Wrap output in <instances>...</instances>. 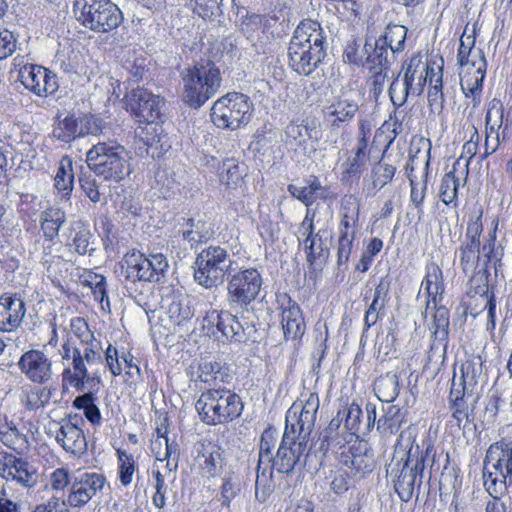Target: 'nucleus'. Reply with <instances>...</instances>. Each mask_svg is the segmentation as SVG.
<instances>
[{
    "mask_svg": "<svg viewBox=\"0 0 512 512\" xmlns=\"http://www.w3.org/2000/svg\"><path fill=\"white\" fill-rule=\"evenodd\" d=\"M327 39L321 25L304 19L296 27L288 46L289 66L298 74L310 75L326 57Z\"/></svg>",
    "mask_w": 512,
    "mask_h": 512,
    "instance_id": "f257e3e1",
    "label": "nucleus"
},
{
    "mask_svg": "<svg viewBox=\"0 0 512 512\" xmlns=\"http://www.w3.org/2000/svg\"><path fill=\"white\" fill-rule=\"evenodd\" d=\"M183 101L189 107L198 109L211 99L221 85V74L215 63L209 59L200 60L181 71Z\"/></svg>",
    "mask_w": 512,
    "mask_h": 512,
    "instance_id": "f03ea898",
    "label": "nucleus"
},
{
    "mask_svg": "<svg viewBox=\"0 0 512 512\" xmlns=\"http://www.w3.org/2000/svg\"><path fill=\"white\" fill-rule=\"evenodd\" d=\"M195 408L204 423L218 425L238 418L242 414L244 404L238 394L218 386L202 392Z\"/></svg>",
    "mask_w": 512,
    "mask_h": 512,
    "instance_id": "7ed1b4c3",
    "label": "nucleus"
},
{
    "mask_svg": "<svg viewBox=\"0 0 512 512\" xmlns=\"http://www.w3.org/2000/svg\"><path fill=\"white\" fill-rule=\"evenodd\" d=\"M86 162L105 181L120 182L131 173L128 153L121 145L99 142L88 150Z\"/></svg>",
    "mask_w": 512,
    "mask_h": 512,
    "instance_id": "20e7f679",
    "label": "nucleus"
},
{
    "mask_svg": "<svg viewBox=\"0 0 512 512\" xmlns=\"http://www.w3.org/2000/svg\"><path fill=\"white\" fill-rule=\"evenodd\" d=\"M233 256L220 245H209L202 249L193 263L194 280L205 289L217 288L226 275L231 274Z\"/></svg>",
    "mask_w": 512,
    "mask_h": 512,
    "instance_id": "39448f33",
    "label": "nucleus"
},
{
    "mask_svg": "<svg viewBox=\"0 0 512 512\" xmlns=\"http://www.w3.org/2000/svg\"><path fill=\"white\" fill-rule=\"evenodd\" d=\"M74 14L86 28L98 33L116 29L123 20V14L110 0H75Z\"/></svg>",
    "mask_w": 512,
    "mask_h": 512,
    "instance_id": "423d86ee",
    "label": "nucleus"
},
{
    "mask_svg": "<svg viewBox=\"0 0 512 512\" xmlns=\"http://www.w3.org/2000/svg\"><path fill=\"white\" fill-rule=\"evenodd\" d=\"M402 72V86L399 84L400 72L394 77L388 89L391 102L396 108L403 106L409 96H419L424 90L429 74L434 75V69L429 68L419 55H413L408 62L403 63Z\"/></svg>",
    "mask_w": 512,
    "mask_h": 512,
    "instance_id": "0eeeda50",
    "label": "nucleus"
},
{
    "mask_svg": "<svg viewBox=\"0 0 512 512\" xmlns=\"http://www.w3.org/2000/svg\"><path fill=\"white\" fill-rule=\"evenodd\" d=\"M263 278L256 268L241 269L227 278V305L232 311L248 312L257 299Z\"/></svg>",
    "mask_w": 512,
    "mask_h": 512,
    "instance_id": "6e6552de",
    "label": "nucleus"
},
{
    "mask_svg": "<svg viewBox=\"0 0 512 512\" xmlns=\"http://www.w3.org/2000/svg\"><path fill=\"white\" fill-rule=\"evenodd\" d=\"M252 102L242 93H228L214 102L212 122L222 129L236 130L248 124L252 117Z\"/></svg>",
    "mask_w": 512,
    "mask_h": 512,
    "instance_id": "1a4fd4ad",
    "label": "nucleus"
},
{
    "mask_svg": "<svg viewBox=\"0 0 512 512\" xmlns=\"http://www.w3.org/2000/svg\"><path fill=\"white\" fill-rule=\"evenodd\" d=\"M204 326L216 328L230 343H254L258 341V331L254 324L241 322L237 315L229 310L211 309L203 318Z\"/></svg>",
    "mask_w": 512,
    "mask_h": 512,
    "instance_id": "9d476101",
    "label": "nucleus"
},
{
    "mask_svg": "<svg viewBox=\"0 0 512 512\" xmlns=\"http://www.w3.org/2000/svg\"><path fill=\"white\" fill-rule=\"evenodd\" d=\"M309 437L296 432L293 426H285V430L270 467L278 473L290 474L298 466H304L302 457L307 456Z\"/></svg>",
    "mask_w": 512,
    "mask_h": 512,
    "instance_id": "9b49d317",
    "label": "nucleus"
},
{
    "mask_svg": "<svg viewBox=\"0 0 512 512\" xmlns=\"http://www.w3.org/2000/svg\"><path fill=\"white\" fill-rule=\"evenodd\" d=\"M59 355L64 366L62 372L63 384H68L75 390L83 389V380L86 383H95L99 371H88L81 357V348L77 347L68 337L59 349Z\"/></svg>",
    "mask_w": 512,
    "mask_h": 512,
    "instance_id": "f8f14e48",
    "label": "nucleus"
},
{
    "mask_svg": "<svg viewBox=\"0 0 512 512\" xmlns=\"http://www.w3.org/2000/svg\"><path fill=\"white\" fill-rule=\"evenodd\" d=\"M0 477L7 482L30 489L37 485L39 474L37 468L28 460L0 451Z\"/></svg>",
    "mask_w": 512,
    "mask_h": 512,
    "instance_id": "ddd939ff",
    "label": "nucleus"
},
{
    "mask_svg": "<svg viewBox=\"0 0 512 512\" xmlns=\"http://www.w3.org/2000/svg\"><path fill=\"white\" fill-rule=\"evenodd\" d=\"M106 483V477L101 473L83 472L75 475L67 497L68 506L84 507L93 497L102 492Z\"/></svg>",
    "mask_w": 512,
    "mask_h": 512,
    "instance_id": "4468645a",
    "label": "nucleus"
},
{
    "mask_svg": "<svg viewBox=\"0 0 512 512\" xmlns=\"http://www.w3.org/2000/svg\"><path fill=\"white\" fill-rule=\"evenodd\" d=\"M319 404L317 393H310L304 404L293 403L286 412L285 426H293L296 432L310 437L316 422Z\"/></svg>",
    "mask_w": 512,
    "mask_h": 512,
    "instance_id": "2eb2a0df",
    "label": "nucleus"
},
{
    "mask_svg": "<svg viewBox=\"0 0 512 512\" xmlns=\"http://www.w3.org/2000/svg\"><path fill=\"white\" fill-rule=\"evenodd\" d=\"M19 80L26 89L37 96L51 95L59 87L56 74L34 64H25L19 69Z\"/></svg>",
    "mask_w": 512,
    "mask_h": 512,
    "instance_id": "dca6fc26",
    "label": "nucleus"
},
{
    "mask_svg": "<svg viewBox=\"0 0 512 512\" xmlns=\"http://www.w3.org/2000/svg\"><path fill=\"white\" fill-rule=\"evenodd\" d=\"M159 96L143 88L133 89L126 95V108L138 122L154 124L159 117Z\"/></svg>",
    "mask_w": 512,
    "mask_h": 512,
    "instance_id": "f3484780",
    "label": "nucleus"
},
{
    "mask_svg": "<svg viewBox=\"0 0 512 512\" xmlns=\"http://www.w3.org/2000/svg\"><path fill=\"white\" fill-rule=\"evenodd\" d=\"M435 452L432 446H428L425 451V455L417 460L414 466H409L408 459L402 464L400 470H398L397 479L395 480L394 487L399 498L408 502L412 499L414 488L418 476H422L424 469V462L428 459L434 460ZM421 484V478L419 479V485Z\"/></svg>",
    "mask_w": 512,
    "mask_h": 512,
    "instance_id": "a211bd4d",
    "label": "nucleus"
},
{
    "mask_svg": "<svg viewBox=\"0 0 512 512\" xmlns=\"http://www.w3.org/2000/svg\"><path fill=\"white\" fill-rule=\"evenodd\" d=\"M17 366L34 383L44 384L51 379L52 361L42 350L31 349L24 352Z\"/></svg>",
    "mask_w": 512,
    "mask_h": 512,
    "instance_id": "6ab92c4d",
    "label": "nucleus"
},
{
    "mask_svg": "<svg viewBox=\"0 0 512 512\" xmlns=\"http://www.w3.org/2000/svg\"><path fill=\"white\" fill-rule=\"evenodd\" d=\"M83 422L77 416L63 420L61 423H55L56 431H49L55 434L57 443L68 453L83 454L87 449V442L82 429L78 426Z\"/></svg>",
    "mask_w": 512,
    "mask_h": 512,
    "instance_id": "aec40b11",
    "label": "nucleus"
},
{
    "mask_svg": "<svg viewBox=\"0 0 512 512\" xmlns=\"http://www.w3.org/2000/svg\"><path fill=\"white\" fill-rule=\"evenodd\" d=\"M281 305V324L286 340L301 339L305 334L306 324L299 305L288 294L277 297Z\"/></svg>",
    "mask_w": 512,
    "mask_h": 512,
    "instance_id": "412c9836",
    "label": "nucleus"
},
{
    "mask_svg": "<svg viewBox=\"0 0 512 512\" xmlns=\"http://www.w3.org/2000/svg\"><path fill=\"white\" fill-rule=\"evenodd\" d=\"M194 460L202 477L210 479L221 475L224 466L223 451L216 444H199Z\"/></svg>",
    "mask_w": 512,
    "mask_h": 512,
    "instance_id": "4be33fe9",
    "label": "nucleus"
},
{
    "mask_svg": "<svg viewBox=\"0 0 512 512\" xmlns=\"http://www.w3.org/2000/svg\"><path fill=\"white\" fill-rule=\"evenodd\" d=\"M26 313L25 302L17 294L0 296V332H13L22 323Z\"/></svg>",
    "mask_w": 512,
    "mask_h": 512,
    "instance_id": "5701e85b",
    "label": "nucleus"
},
{
    "mask_svg": "<svg viewBox=\"0 0 512 512\" xmlns=\"http://www.w3.org/2000/svg\"><path fill=\"white\" fill-rule=\"evenodd\" d=\"M100 384V374L97 375V382L95 381V383L89 384L83 380V389L77 390L83 394L73 400V407L83 410L85 417L93 425H100L102 419L100 410L95 403L97 399L96 394L100 390Z\"/></svg>",
    "mask_w": 512,
    "mask_h": 512,
    "instance_id": "b1692460",
    "label": "nucleus"
},
{
    "mask_svg": "<svg viewBox=\"0 0 512 512\" xmlns=\"http://www.w3.org/2000/svg\"><path fill=\"white\" fill-rule=\"evenodd\" d=\"M354 92L342 93L339 98L326 108V115L332 126L340 127L341 123L350 121L359 109Z\"/></svg>",
    "mask_w": 512,
    "mask_h": 512,
    "instance_id": "393cba45",
    "label": "nucleus"
},
{
    "mask_svg": "<svg viewBox=\"0 0 512 512\" xmlns=\"http://www.w3.org/2000/svg\"><path fill=\"white\" fill-rule=\"evenodd\" d=\"M493 462L495 469L500 476L506 477L509 481L512 478V441L504 440L492 443L487 449L484 464Z\"/></svg>",
    "mask_w": 512,
    "mask_h": 512,
    "instance_id": "a878e982",
    "label": "nucleus"
},
{
    "mask_svg": "<svg viewBox=\"0 0 512 512\" xmlns=\"http://www.w3.org/2000/svg\"><path fill=\"white\" fill-rule=\"evenodd\" d=\"M66 236V246L79 255H91L95 248L94 241L91 239L93 235L85 223L82 221H74L70 224Z\"/></svg>",
    "mask_w": 512,
    "mask_h": 512,
    "instance_id": "bb28decb",
    "label": "nucleus"
},
{
    "mask_svg": "<svg viewBox=\"0 0 512 512\" xmlns=\"http://www.w3.org/2000/svg\"><path fill=\"white\" fill-rule=\"evenodd\" d=\"M360 206L353 196L345 197L341 202L339 239L355 240L358 231Z\"/></svg>",
    "mask_w": 512,
    "mask_h": 512,
    "instance_id": "cd10ccee",
    "label": "nucleus"
},
{
    "mask_svg": "<svg viewBox=\"0 0 512 512\" xmlns=\"http://www.w3.org/2000/svg\"><path fill=\"white\" fill-rule=\"evenodd\" d=\"M364 50L367 54L366 65L370 71L389 70L395 61L396 54L392 53L391 49L386 46V42H382L379 38L375 39L374 43L367 39Z\"/></svg>",
    "mask_w": 512,
    "mask_h": 512,
    "instance_id": "c85d7f7f",
    "label": "nucleus"
},
{
    "mask_svg": "<svg viewBox=\"0 0 512 512\" xmlns=\"http://www.w3.org/2000/svg\"><path fill=\"white\" fill-rule=\"evenodd\" d=\"M482 359L476 356L467 359L461 364V376L456 387L461 395L472 396L476 392L478 380L482 374Z\"/></svg>",
    "mask_w": 512,
    "mask_h": 512,
    "instance_id": "c756f323",
    "label": "nucleus"
},
{
    "mask_svg": "<svg viewBox=\"0 0 512 512\" xmlns=\"http://www.w3.org/2000/svg\"><path fill=\"white\" fill-rule=\"evenodd\" d=\"M288 192L307 207L313 205L317 199H326L328 189L324 187L317 176L311 175L306 180L305 186L289 184Z\"/></svg>",
    "mask_w": 512,
    "mask_h": 512,
    "instance_id": "7c9ffc66",
    "label": "nucleus"
},
{
    "mask_svg": "<svg viewBox=\"0 0 512 512\" xmlns=\"http://www.w3.org/2000/svg\"><path fill=\"white\" fill-rule=\"evenodd\" d=\"M230 371L229 366L221 361H202L198 367L199 379L213 387L230 383Z\"/></svg>",
    "mask_w": 512,
    "mask_h": 512,
    "instance_id": "2f4dec72",
    "label": "nucleus"
},
{
    "mask_svg": "<svg viewBox=\"0 0 512 512\" xmlns=\"http://www.w3.org/2000/svg\"><path fill=\"white\" fill-rule=\"evenodd\" d=\"M472 68L473 70L460 69V86L462 92L468 97L470 95L475 96L482 89L483 81L485 78L487 62H484L482 59H478L476 63L474 62Z\"/></svg>",
    "mask_w": 512,
    "mask_h": 512,
    "instance_id": "473e14b6",
    "label": "nucleus"
},
{
    "mask_svg": "<svg viewBox=\"0 0 512 512\" xmlns=\"http://www.w3.org/2000/svg\"><path fill=\"white\" fill-rule=\"evenodd\" d=\"M185 226L182 238L189 243L191 248L207 243L214 235L211 224L203 219L188 218Z\"/></svg>",
    "mask_w": 512,
    "mask_h": 512,
    "instance_id": "72a5a7b5",
    "label": "nucleus"
},
{
    "mask_svg": "<svg viewBox=\"0 0 512 512\" xmlns=\"http://www.w3.org/2000/svg\"><path fill=\"white\" fill-rule=\"evenodd\" d=\"M422 286L428 295L426 308H429L431 303L436 306L444 293L443 273L437 264L431 263L426 266V276Z\"/></svg>",
    "mask_w": 512,
    "mask_h": 512,
    "instance_id": "f704fd0d",
    "label": "nucleus"
},
{
    "mask_svg": "<svg viewBox=\"0 0 512 512\" xmlns=\"http://www.w3.org/2000/svg\"><path fill=\"white\" fill-rule=\"evenodd\" d=\"M315 124L309 121L291 122L285 128V142L291 146H301L312 138H317Z\"/></svg>",
    "mask_w": 512,
    "mask_h": 512,
    "instance_id": "c9c22d12",
    "label": "nucleus"
},
{
    "mask_svg": "<svg viewBox=\"0 0 512 512\" xmlns=\"http://www.w3.org/2000/svg\"><path fill=\"white\" fill-rule=\"evenodd\" d=\"M66 221L65 212L59 208H48L41 213L40 227L46 240L53 241Z\"/></svg>",
    "mask_w": 512,
    "mask_h": 512,
    "instance_id": "e433bc0d",
    "label": "nucleus"
},
{
    "mask_svg": "<svg viewBox=\"0 0 512 512\" xmlns=\"http://www.w3.org/2000/svg\"><path fill=\"white\" fill-rule=\"evenodd\" d=\"M74 172L72 159L68 156L62 157L54 177V187L63 197H67L73 190Z\"/></svg>",
    "mask_w": 512,
    "mask_h": 512,
    "instance_id": "4c0bfd02",
    "label": "nucleus"
},
{
    "mask_svg": "<svg viewBox=\"0 0 512 512\" xmlns=\"http://www.w3.org/2000/svg\"><path fill=\"white\" fill-rule=\"evenodd\" d=\"M169 318L181 325L194 316L192 300L187 295H178L172 298L167 308Z\"/></svg>",
    "mask_w": 512,
    "mask_h": 512,
    "instance_id": "58836bf2",
    "label": "nucleus"
},
{
    "mask_svg": "<svg viewBox=\"0 0 512 512\" xmlns=\"http://www.w3.org/2000/svg\"><path fill=\"white\" fill-rule=\"evenodd\" d=\"M144 141L147 145L148 153L151 151L152 157H159L171 148L169 137L167 134H163L162 127H157V125L151 124L146 127Z\"/></svg>",
    "mask_w": 512,
    "mask_h": 512,
    "instance_id": "ea45409f",
    "label": "nucleus"
},
{
    "mask_svg": "<svg viewBox=\"0 0 512 512\" xmlns=\"http://www.w3.org/2000/svg\"><path fill=\"white\" fill-rule=\"evenodd\" d=\"M485 124L486 132L500 133L499 130L502 129V139H505L508 125L504 126V107L500 100L493 99L489 103Z\"/></svg>",
    "mask_w": 512,
    "mask_h": 512,
    "instance_id": "a19ab883",
    "label": "nucleus"
},
{
    "mask_svg": "<svg viewBox=\"0 0 512 512\" xmlns=\"http://www.w3.org/2000/svg\"><path fill=\"white\" fill-rule=\"evenodd\" d=\"M245 175L246 166L233 158L224 160L219 168L220 181L227 186H237Z\"/></svg>",
    "mask_w": 512,
    "mask_h": 512,
    "instance_id": "79ce46f5",
    "label": "nucleus"
},
{
    "mask_svg": "<svg viewBox=\"0 0 512 512\" xmlns=\"http://www.w3.org/2000/svg\"><path fill=\"white\" fill-rule=\"evenodd\" d=\"M404 415L400 408L390 405L384 410V414L377 421V430L384 435L396 434L402 426Z\"/></svg>",
    "mask_w": 512,
    "mask_h": 512,
    "instance_id": "37998d69",
    "label": "nucleus"
},
{
    "mask_svg": "<svg viewBox=\"0 0 512 512\" xmlns=\"http://www.w3.org/2000/svg\"><path fill=\"white\" fill-rule=\"evenodd\" d=\"M81 131L78 130V118L74 115H67L59 119L53 128L52 135L55 139L69 143L72 140L81 137Z\"/></svg>",
    "mask_w": 512,
    "mask_h": 512,
    "instance_id": "c03bdc74",
    "label": "nucleus"
},
{
    "mask_svg": "<svg viewBox=\"0 0 512 512\" xmlns=\"http://www.w3.org/2000/svg\"><path fill=\"white\" fill-rule=\"evenodd\" d=\"M407 31V28L403 25L389 24L385 28L384 33L378 38L382 42H386V46L391 49L392 53L398 54L405 49Z\"/></svg>",
    "mask_w": 512,
    "mask_h": 512,
    "instance_id": "a18cd8bd",
    "label": "nucleus"
},
{
    "mask_svg": "<svg viewBox=\"0 0 512 512\" xmlns=\"http://www.w3.org/2000/svg\"><path fill=\"white\" fill-rule=\"evenodd\" d=\"M459 251L460 265L464 273H474L481 259L480 242L465 240L459 247Z\"/></svg>",
    "mask_w": 512,
    "mask_h": 512,
    "instance_id": "49530a36",
    "label": "nucleus"
},
{
    "mask_svg": "<svg viewBox=\"0 0 512 512\" xmlns=\"http://www.w3.org/2000/svg\"><path fill=\"white\" fill-rule=\"evenodd\" d=\"M308 235L304 241L305 250L307 253V262L312 267L316 264L317 260L320 258H325L327 253L325 254L324 243L322 237L319 233L314 234V226L312 221L308 223L307 226Z\"/></svg>",
    "mask_w": 512,
    "mask_h": 512,
    "instance_id": "de8ad7c7",
    "label": "nucleus"
},
{
    "mask_svg": "<svg viewBox=\"0 0 512 512\" xmlns=\"http://www.w3.org/2000/svg\"><path fill=\"white\" fill-rule=\"evenodd\" d=\"M273 471L270 465L257 467L255 497L259 502H265L274 491Z\"/></svg>",
    "mask_w": 512,
    "mask_h": 512,
    "instance_id": "09e8293b",
    "label": "nucleus"
},
{
    "mask_svg": "<svg viewBox=\"0 0 512 512\" xmlns=\"http://www.w3.org/2000/svg\"><path fill=\"white\" fill-rule=\"evenodd\" d=\"M127 278H131L133 281H149L155 282L153 274L149 270L148 263H146V257L143 254L135 255L132 254L127 260Z\"/></svg>",
    "mask_w": 512,
    "mask_h": 512,
    "instance_id": "8fccbe9b",
    "label": "nucleus"
},
{
    "mask_svg": "<svg viewBox=\"0 0 512 512\" xmlns=\"http://www.w3.org/2000/svg\"><path fill=\"white\" fill-rule=\"evenodd\" d=\"M278 440L277 430L273 427L266 428L260 439L259 455H258V468L263 465H270L273 460V450Z\"/></svg>",
    "mask_w": 512,
    "mask_h": 512,
    "instance_id": "3c124183",
    "label": "nucleus"
},
{
    "mask_svg": "<svg viewBox=\"0 0 512 512\" xmlns=\"http://www.w3.org/2000/svg\"><path fill=\"white\" fill-rule=\"evenodd\" d=\"M55 391V388L33 387L25 394L22 403L27 410L36 411L44 408L50 402Z\"/></svg>",
    "mask_w": 512,
    "mask_h": 512,
    "instance_id": "603ef678",
    "label": "nucleus"
},
{
    "mask_svg": "<svg viewBox=\"0 0 512 512\" xmlns=\"http://www.w3.org/2000/svg\"><path fill=\"white\" fill-rule=\"evenodd\" d=\"M458 164L459 160L454 163L453 169L447 172L441 180L439 197L446 205L457 201L459 179L455 176V170Z\"/></svg>",
    "mask_w": 512,
    "mask_h": 512,
    "instance_id": "864d4df0",
    "label": "nucleus"
},
{
    "mask_svg": "<svg viewBox=\"0 0 512 512\" xmlns=\"http://www.w3.org/2000/svg\"><path fill=\"white\" fill-rule=\"evenodd\" d=\"M430 166V150L427 152V160L425 162L424 175L421 182H416L408 174L411 186L410 200L413 205L417 208L419 213H423L422 205L426 196L427 184H428V173Z\"/></svg>",
    "mask_w": 512,
    "mask_h": 512,
    "instance_id": "5fc2aeb1",
    "label": "nucleus"
},
{
    "mask_svg": "<svg viewBox=\"0 0 512 512\" xmlns=\"http://www.w3.org/2000/svg\"><path fill=\"white\" fill-rule=\"evenodd\" d=\"M396 172V167L383 160L377 162L371 171L372 189L376 192L389 184Z\"/></svg>",
    "mask_w": 512,
    "mask_h": 512,
    "instance_id": "6e6d98bb",
    "label": "nucleus"
},
{
    "mask_svg": "<svg viewBox=\"0 0 512 512\" xmlns=\"http://www.w3.org/2000/svg\"><path fill=\"white\" fill-rule=\"evenodd\" d=\"M0 441L13 450H22L28 444L26 435L22 434L16 426L8 423L0 426Z\"/></svg>",
    "mask_w": 512,
    "mask_h": 512,
    "instance_id": "4d7b16f0",
    "label": "nucleus"
},
{
    "mask_svg": "<svg viewBox=\"0 0 512 512\" xmlns=\"http://www.w3.org/2000/svg\"><path fill=\"white\" fill-rule=\"evenodd\" d=\"M378 397L385 402H392L399 394V380L396 374H387L376 382Z\"/></svg>",
    "mask_w": 512,
    "mask_h": 512,
    "instance_id": "13d9d810",
    "label": "nucleus"
},
{
    "mask_svg": "<svg viewBox=\"0 0 512 512\" xmlns=\"http://www.w3.org/2000/svg\"><path fill=\"white\" fill-rule=\"evenodd\" d=\"M435 313L433 315V328L435 338L440 341H446L448 338L449 330V310L445 306H435Z\"/></svg>",
    "mask_w": 512,
    "mask_h": 512,
    "instance_id": "bf43d9fd",
    "label": "nucleus"
},
{
    "mask_svg": "<svg viewBox=\"0 0 512 512\" xmlns=\"http://www.w3.org/2000/svg\"><path fill=\"white\" fill-rule=\"evenodd\" d=\"M81 357H83V363L87 367L98 366L103 362L102 359V345L100 340L93 338L87 343H81Z\"/></svg>",
    "mask_w": 512,
    "mask_h": 512,
    "instance_id": "052dcab7",
    "label": "nucleus"
},
{
    "mask_svg": "<svg viewBox=\"0 0 512 512\" xmlns=\"http://www.w3.org/2000/svg\"><path fill=\"white\" fill-rule=\"evenodd\" d=\"M119 480L123 486L132 483L133 474L136 471V462L132 454L118 450Z\"/></svg>",
    "mask_w": 512,
    "mask_h": 512,
    "instance_id": "680f3d73",
    "label": "nucleus"
},
{
    "mask_svg": "<svg viewBox=\"0 0 512 512\" xmlns=\"http://www.w3.org/2000/svg\"><path fill=\"white\" fill-rule=\"evenodd\" d=\"M465 395H461L456 387V374L453 376L452 385L450 389L449 399L451 402V409L453 417L460 423L463 419L467 418V405Z\"/></svg>",
    "mask_w": 512,
    "mask_h": 512,
    "instance_id": "e2e57ef3",
    "label": "nucleus"
},
{
    "mask_svg": "<svg viewBox=\"0 0 512 512\" xmlns=\"http://www.w3.org/2000/svg\"><path fill=\"white\" fill-rule=\"evenodd\" d=\"M367 162V160L354 153L342 164V181H349L353 178L359 179Z\"/></svg>",
    "mask_w": 512,
    "mask_h": 512,
    "instance_id": "0e129e2a",
    "label": "nucleus"
},
{
    "mask_svg": "<svg viewBox=\"0 0 512 512\" xmlns=\"http://www.w3.org/2000/svg\"><path fill=\"white\" fill-rule=\"evenodd\" d=\"M483 479L484 487L492 498H500L507 491L509 480L506 477L499 479L492 472H484Z\"/></svg>",
    "mask_w": 512,
    "mask_h": 512,
    "instance_id": "69168bd1",
    "label": "nucleus"
},
{
    "mask_svg": "<svg viewBox=\"0 0 512 512\" xmlns=\"http://www.w3.org/2000/svg\"><path fill=\"white\" fill-rule=\"evenodd\" d=\"M430 88L428 91V105L432 111L441 112L444 104V94L442 91V74L439 75L433 84V78H430Z\"/></svg>",
    "mask_w": 512,
    "mask_h": 512,
    "instance_id": "338daca9",
    "label": "nucleus"
},
{
    "mask_svg": "<svg viewBox=\"0 0 512 512\" xmlns=\"http://www.w3.org/2000/svg\"><path fill=\"white\" fill-rule=\"evenodd\" d=\"M239 488V481L233 474H226L223 477V483L221 486V502L223 506L229 507L232 499L236 497Z\"/></svg>",
    "mask_w": 512,
    "mask_h": 512,
    "instance_id": "774afa93",
    "label": "nucleus"
}]
</instances>
